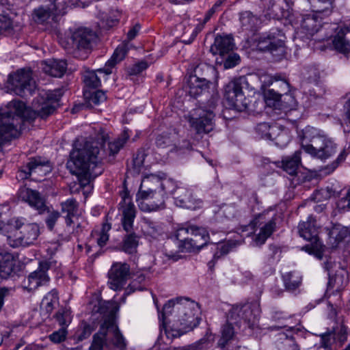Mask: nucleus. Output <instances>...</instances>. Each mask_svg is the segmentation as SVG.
I'll return each instance as SVG.
<instances>
[{"mask_svg": "<svg viewBox=\"0 0 350 350\" xmlns=\"http://www.w3.org/2000/svg\"><path fill=\"white\" fill-rule=\"evenodd\" d=\"M129 137L128 131L124 130L117 138L109 141V133L100 129L94 139L86 141L82 148L70 153L68 167L77 176L81 187L90 185L103 172L104 164L112 161Z\"/></svg>", "mask_w": 350, "mask_h": 350, "instance_id": "f257e3e1", "label": "nucleus"}, {"mask_svg": "<svg viewBox=\"0 0 350 350\" xmlns=\"http://www.w3.org/2000/svg\"><path fill=\"white\" fill-rule=\"evenodd\" d=\"M298 232L303 239L311 243L317 242L319 239V228L317 221L312 215L308 216L306 221H301L298 226Z\"/></svg>", "mask_w": 350, "mask_h": 350, "instance_id": "bb28decb", "label": "nucleus"}, {"mask_svg": "<svg viewBox=\"0 0 350 350\" xmlns=\"http://www.w3.org/2000/svg\"><path fill=\"white\" fill-rule=\"evenodd\" d=\"M18 196L24 202L40 213L44 211L46 208L44 199L40 193L36 190L23 187L18 190Z\"/></svg>", "mask_w": 350, "mask_h": 350, "instance_id": "a878e982", "label": "nucleus"}, {"mask_svg": "<svg viewBox=\"0 0 350 350\" xmlns=\"http://www.w3.org/2000/svg\"><path fill=\"white\" fill-rule=\"evenodd\" d=\"M55 318L62 327H65L71 322V316L70 310L62 308H60L55 314Z\"/></svg>", "mask_w": 350, "mask_h": 350, "instance_id": "3c124183", "label": "nucleus"}, {"mask_svg": "<svg viewBox=\"0 0 350 350\" xmlns=\"http://www.w3.org/2000/svg\"><path fill=\"white\" fill-rule=\"evenodd\" d=\"M271 134L270 140L274 141L275 144L280 148L285 147L291 141L289 131L277 124H273Z\"/></svg>", "mask_w": 350, "mask_h": 350, "instance_id": "c9c22d12", "label": "nucleus"}, {"mask_svg": "<svg viewBox=\"0 0 350 350\" xmlns=\"http://www.w3.org/2000/svg\"><path fill=\"white\" fill-rule=\"evenodd\" d=\"M176 237L179 252H191L198 251L207 244L209 236L204 228L189 226L178 229Z\"/></svg>", "mask_w": 350, "mask_h": 350, "instance_id": "423d86ee", "label": "nucleus"}, {"mask_svg": "<svg viewBox=\"0 0 350 350\" xmlns=\"http://www.w3.org/2000/svg\"><path fill=\"white\" fill-rule=\"evenodd\" d=\"M348 282L347 273L341 269L340 271H337L334 276L329 273L327 286L329 289L332 288L336 291H340L347 285Z\"/></svg>", "mask_w": 350, "mask_h": 350, "instance_id": "e433bc0d", "label": "nucleus"}, {"mask_svg": "<svg viewBox=\"0 0 350 350\" xmlns=\"http://www.w3.org/2000/svg\"><path fill=\"white\" fill-rule=\"evenodd\" d=\"M96 33L88 28H79L68 38H59V44L76 57L85 58L96 40Z\"/></svg>", "mask_w": 350, "mask_h": 350, "instance_id": "39448f33", "label": "nucleus"}, {"mask_svg": "<svg viewBox=\"0 0 350 350\" xmlns=\"http://www.w3.org/2000/svg\"><path fill=\"white\" fill-rule=\"evenodd\" d=\"M273 124L271 125L267 122H261L257 124L256 127V133L261 137L267 139H271L272 137V129Z\"/></svg>", "mask_w": 350, "mask_h": 350, "instance_id": "603ef678", "label": "nucleus"}, {"mask_svg": "<svg viewBox=\"0 0 350 350\" xmlns=\"http://www.w3.org/2000/svg\"><path fill=\"white\" fill-rule=\"evenodd\" d=\"M259 317L258 307L255 304L245 303L233 306L229 310L227 321L237 326L254 329Z\"/></svg>", "mask_w": 350, "mask_h": 350, "instance_id": "9b49d317", "label": "nucleus"}, {"mask_svg": "<svg viewBox=\"0 0 350 350\" xmlns=\"http://www.w3.org/2000/svg\"><path fill=\"white\" fill-rule=\"evenodd\" d=\"M111 224L109 223H104L102 228L99 232V237L97 239V243L100 247L105 246L109 240L108 232L111 229Z\"/></svg>", "mask_w": 350, "mask_h": 350, "instance_id": "6e6d98bb", "label": "nucleus"}, {"mask_svg": "<svg viewBox=\"0 0 350 350\" xmlns=\"http://www.w3.org/2000/svg\"><path fill=\"white\" fill-rule=\"evenodd\" d=\"M64 93L63 88L40 92L37 98V102L39 104L36 109L38 115L42 118H46L52 114L59 105V102Z\"/></svg>", "mask_w": 350, "mask_h": 350, "instance_id": "f3484780", "label": "nucleus"}, {"mask_svg": "<svg viewBox=\"0 0 350 350\" xmlns=\"http://www.w3.org/2000/svg\"><path fill=\"white\" fill-rule=\"evenodd\" d=\"M177 206L191 210H196L202 206V201L193 198L191 192L187 188L176 187L175 189H171V192Z\"/></svg>", "mask_w": 350, "mask_h": 350, "instance_id": "393cba45", "label": "nucleus"}, {"mask_svg": "<svg viewBox=\"0 0 350 350\" xmlns=\"http://www.w3.org/2000/svg\"><path fill=\"white\" fill-rule=\"evenodd\" d=\"M232 38L229 36H217L210 51L213 55L224 57L233 49Z\"/></svg>", "mask_w": 350, "mask_h": 350, "instance_id": "c85d7f7f", "label": "nucleus"}, {"mask_svg": "<svg viewBox=\"0 0 350 350\" xmlns=\"http://www.w3.org/2000/svg\"><path fill=\"white\" fill-rule=\"evenodd\" d=\"M239 21L243 31H256L261 23L260 18L250 11H245L240 14Z\"/></svg>", "mask_w": 350, "mask_h": 350, "instance_id": "2f4dec72", "label": "nucleus"}, {"mask_svg": "<svg viewBox=\"0 0 350 350\" xmlns=\"http://www.w3.org/2000/svg\"><path fill=\"white\" fill-rule=\"evenodd\" d=\"M248 84L245 77H240L229 82L224 88V98L230 107L242 111L248 108L249 100L245 96L243 88Z\"/></svg>", "mask_w": 350, "mask_h": 350, "instance_id": "ddd939ff", "label": "nucleus"}, {"mask_svg": "<svg viewBox=\"0 0 350 350\" xmlns=\"http://www.w3.org/2000/svg\"><path fill=\"white\" fill-rule=\"evenodd\" d=\"M66 329L65 327H61L59 330L50 334L49 337L52 342L59 343L66 339Z\"/></svg>", "mask_w": 350, "mask_h": 350, "instance_id": "680f3d73", "label": "nucleus"}, {"mask_svg": "<svg viewBox=\"0 0 350 350\" xmlns=\"http://www.w3.org/2000/svg\"><path fill=\"white\" fill-rule=\"evenodd\" d=\"M284 35L278 29H272L260 36L257 41V49L260 51L269 52L273 55H284Z\"/></svg>", "mask_w": 350, "mask_h": 350, "instance_id": "dca6fc26", "label": "nucleus"}, {"mask_svg": "<svg viewBox=\"0 0 350 350\" xmlns=\"http://www.w3.org/2000/svg\"><path fill=\"white\" fill-rule=\"evenodd\" d=\"M131 269L126 262H114L108 271V285L113 291H120L126 284Z\"/></svg>", "mask_w": 350, "mask_h": 350, "instance_id": "6ab92c4d", "label": "nucleus"}, {"mask_svg": "<svg viewBox=\"0 0 350 350\" xmlns=\"http://www.w3.org/2000/svg\"><path fill=\"white\" fill-rule=\"evenodd\" d=\"M239 60L240 58L237 54H230L224 62V67L226 69L233 68L239 64Z\"/></svg>", "mask_w": 350, "mask_h": 350, "instance_id": "0e129e2a", "label": "nucleus"}, {"mask_svg": "<svg viewBox=\"0 0 350 350\" xmlns=\"http://www.w3.org/2000/svg\"><path fill=\"white\" fill-rule=\"evenodd\" d=\"M217 98L212 97L208 103V108L200 107L193 109L188 115L187 120L198 134H206L215 126L214 109L217 106Z\"/></svg>", "mask_w": 350, "mask_h": 350, "instance_id": "6e6552de", "label": "nucleus"}, {"mask_svg": "<svg viewBox=\"0 0 350 350\" xmlns=\"http://www.w3.org/2000/svg\"><path fill=\"white\" fill-rule=\"evenodd\" d=\"M51 262L48 260L41 261L38 269L31 273L27 280L23 282L24 287L29 291L36 289L39 286L46 284L50 280L47 274Z\"/></svg>", "mask_w": 350, "mask_h": 350, "instance_id": "4be33fe9", "label": "nucleus"}, {"mask_svg": "<svg viewBox=\"0 0 350 350\" xmlns=\"http://www.w3.org/2000/svg\"><path fill=\"white\" fill-rule=\"evenodd\" d=\"M50 4L35 9L33 13L34 21L39 24H48L56 21L57 17L66 14L67 4L65 0H44Z\"/></svg>", "mask_w": 350, "mask_h": 350, "instance_id": "2eb2a0df", "label": "nucleus"}, {"mask_svg": "<svg viewBox=\"0 0 350 350\" xmlns=\"http://www.w3.org/2000/svg\"><path fill=\"white\" fill-rule=\"evenodd\" d=\"M9 110H0V151L3 145L19 135L18 125L27 117L28 109L23 101L14 100L9 104Z\"/></svg>", "mask_w": 350, "mask_h": 350, "instance_id": "20e7f679", "label": "nucleus"}, {"mask_svg": "<svg viewBox=\"0 0 350 350\" xmlns=\"http://www.w3.org/2000/svg\"><path fill=\"white\" fill-rule=\"evenodd\" d=\"M13 256L0 249V278H7L13 271Z\"/></svg>", "mask_w": 350, "mask_h": 350, "instance_id": "f704fd0d", "label": "nucleus"}, {"mask_svg": "<svg viewBox=\"0 0 350 350\" xmlns=\"http://www.w3.org/2000/svg\"><path fill=\"white\" fill-rule=\"evenodd\" d=\"M208 344V340L206 338H203L191 345L183 347L177 350H202L207 347Z\"/></svg>", "mask_w": 350, "mask_h": 350, "instance_id": "13d9d810", "label": "nucleus"}, {"mask_svg": "<svg viewBox=\"0 0 350 350\" xmlns=\"http://www.w3.org/2000/svg\"><path fill=\"white\" fill-rule=\"evenodd\" d=\"M106 99L107 96L105 92L102 90H97L91 94L89 98V103L90 105L94 104L95 105H98L105 101Z\"/></svg>", "mask_w": 350, "mask_h": 350, "instance_id": "052dcab7", "label": "nucleus"}, {"mask_svg": "<svg viewBox=\"0 0 350 350\" xmlns=\"http://www.w3.org/2000/svg\"><path fill=\"white\" fill-rule=\"evenodd\" d=\"M299 137L301 148L314 158L325 161L337 152V144L323 131L314 127H306Z\"/></svg>", "mask_w": 350, "mask_h": 350, "instance_id": "7ed1b4c3", "label": "nucleus"}, {"mask_svg": "<svg viewBox=\"0 0 350 350\" xmlns=\"http://www.w3.org/2000/svg\"><path fill=\"white\" fill-rule=\"evenodd\" d=\"M139 244V239L135 233H130L126 234L123 240L122 250L126 253L133 254L136 252Z\"/></svg>", "mask_w": 350, "mask_h": 350, "instance_id": "a18cd8bd", "label": "nucleus"}, {"mask_svg": "<svg viewBox=\"0 0 350 350\" xmlns=\"http://www.w3.org/2000/svg\"><path fill=\"white\" fill-rule=\"evenodd\" d=\"M345 34L346 29H340L332 40L334 49L343 54L350 52V41L346 39Z\"/></svg>", "mask_w": 350, "mask_h": 350, "instance_id": "58836bf2", "label": "nucleus"}, {"mask_svg": "<svg viewBox=\"0 0 350 350\" xmlns=\"http://www.w3.org/2000/svg\"><path fill=\"white\" fill-rule=\"evenodd\" d=\"M61 207L62 212L67 213L65 218L66 224L67 226H70L72 224V217L77 214L78 203L74 198H70L62 202Z\"/></svg>", "mask_w": 350, "mask_h": 350, "instance_id": "79ce46f5", "label": "nucleus"}, {"mask_svg": "<svg viewBox=\"0 0 350 350\" xmlns=\"http://www.w3.org/2000/svg\"><path fill=\"white\" fill-rule=\"evenodd\" d=\"M337 206L341 210H350V188L347 190L345 196L338 202Z\"/></svg>", "mask_w": 350, "mask_h": 350, "instance_id": "338daca9", "label": "nucleus"}, {"mask_svg": "<svg viewBox=\"0 0 350 350\" xmlns=\"http://www.w3.org/2000/svg\"><path fill=\"white\" fill-rule=\"evenodd\" d=\"M58 304L57 292L55 290H52L42 299L40 304L41 311L44 315L49 316Z\"/></svg>", "mask_w": 350, "mask_h": 350, "instance_id": "4c0bfd02", "label": "nucleus"}, {"mask_svg": "<svg viewBox=\"0 0 350 350\" xmlns=\"http://www.w3.org/2000/svg\"><path fill=\"white\" fill-rule=\"evenodd\" d=\"M301 152L296 151L292 157H288L282 159V167L284 171L291 175L296 173L301 163Z\"/></svg>", "mask_w": 350, "mask_h": 350, "instance_id": "37998d69", "label": "nucleus"}, {"mask_svg": "<svg viewBox=\"0 0 350 350\" xmlns=\"http://www.w3.org/2000/svg\"><path fill=\"white\" fill-rule=\"evenodd\" d=\"M320 345L319 349L323 350H335L337 348L336 332H329L320 335Z\"/></svg>", "mask_w": 350, "mask_h": 350, "instance_id": "c03bdc74", "label": "nucleus"}, {"mask_svg": "<svg viewBox=\"0 0 350 350\" xmlns=\"http://www.w3.org/2000/svg\"><path fill=\"white\" fill-rule=\"evenodd\" d=\"M198 303L187 298L169 300L163 308V325L167 338H177L192 330L200 321Z\"/></svg>", "mask_w": 350, "mask_h": 350, "instance_id": "f03ea898", "label": "nucleus"}, {"mask_svg": "<svg viewBox=\"0 0 350 350\" xmlns=\"http://www.w3.org/2000/svg\"><path fill=\"white\" fill-rule=\"evenodd\" d=\"M60 217V213L56 211H53L51 212H49L46 218V224L47 228L52 230L58 220V219Z\"/></svg>", "mask_w": 350, "mask_h": 350, "instance_id": "e2e57ef3", "label": "nucleus"}, {"mask_svg": "<svg viewBox=\"0 0 350 350\" xmlns=\"http://www.w3.org/2000/svg\"><path fill=\"white\" fill-rule=\"evenodd\" d=\"M349 152V148H342V150L338 155L336 159L330 164L324 167L321 170V172L325 174H329L333 172L342 163L345 161Z\"/></svg>", "mask_w": 350, "mask_h": 350, "instance_id": "49530a36", "label": "nucleus"}, {"mask_svg": "<svg viewBox=\"0 0 350 350\" xmlns=\"http://www.w3.org/2000/svg\"><path fill=\"white\" fill-rule=\"evenodd\" d=\"M348 234V229L340 225H334L329 232V243L332 247H336Z\"/></svg>", "mask_w": 350, "mask_h": 350, "instance_id": "ea45409f", "label": "nucleus"}, {"mask_svg": "<svg viewBox=\"0 0 350 350\" xmlns=\"http://www.w3.org/2000/svg\"><path fill=\"white\" fill-rule=\"evenodd\" d=\"M148 67V64L146 61L139 62L128 68V72L130 75H137L140 74Z\"/></svg>", "mask_w": 350, "mask_h": 350, "instance_id": "bf43d9fd", "label": "nucleus"}, {"mask_svg": "<svg viewBox=\"0 0 350 350\" xmlns=\"http://www.w3.org/2000/svg\"><path fill=\"white\" fill-rule=\"evenodd\" d=\"M7 88L21 97L31 95L36 89V82L29 69L22 68L16 72L10 74L7 82Z\"/></svg>", "mask_w": 350, "mask_h": 350, "instance_id": "f8f14e48", "label": "nucleus"}, {"mask_svg": "<svg viewBox=\"0 0 350 350\" xmlns=\"http://www.w3.org/2000/svg\"><path fill=\"white\" fill-rule=\"evenodd\" d=\"M250 77L258 79L262 90H265L274 82L276 83L275 87L280 88V91H275L273 89L268 90L266 94L267 102L271 99L273 100L274 102H279L284 95H287L290 92V85L286 79H282L280 76H272L266 72H258Z\"/></svg>", "mask_w": 350, "mask_h": 350, "instance_id": "4468645a", "label": "nucleus"}, {"mask_svg": "<svg viewBox=\"0 0 350 350\" xmlns=\"http://www.w3.org/2000/svg\"><path fill=\"white\" fill-rule=\"evenodd\" d=\"M145 157L146 153L144 149L138 150L134 155L132 160V168L135 174H139L141 172V170L144 166Z\"/></svg>", "mask_w": 350, "mask_h": 350, "instance_id": "8fccbe9b", "label": "nucleus"}, {"mask_svg": "<svg viewBox=\"0 0 350 350\" xmlns=\"http://www.w3.org/2000/svg\"><path fill=\"white\" fill-rule=\"evenodd\" d=\"M114 304L111 301H98L97 304L94 306L93 311L103 314H111V310L113 308Z\"/></svg>", "mask_w": 350, "mask_h": 350, "instance_id": "5fc2aeb1", "label": "nucleus"}, {"mask_svg": "<svg viewBox=\"0 0 350 350\" xmlns=\"http://www.w3.org/2000/svg\"><path fill=\"white\" fill-rule=\"evenodd\" d=\"M242 243V241L237 240H230L226 244L222 246L221 251L223 254H227L233 248L236 247L237 245H240Z\"/></svg>", "mask_w": 350, "mask_h": 350, "instance_id": "774afa93", "label": "nucleus"}, {"mask_svg": "<svg viewBox=\"0 0 350 350\" xmlns=\"http://www.w3.org/2000/svg\"><path fill=\"white\" fill-rule=\"evenodd\" d=\"M11 225L15 231L13 234L7 235V241L12 247L33 244L40 234L38 226L36 223H27L23 217L13 218Z\"/></svg>", "mask_w": 350, "mask_h": 350, "instance_id": "0eeeda50", "label": "nucleus"}, {"mask_svg": "<svg viewBox=\"0 0 350 350\" xmlns=\"http://www.w3.org/2000/svg\"><path fill=\"white\" fill-rule=\"evenodd\" d=\"M104 322L99 331L93 336L92 342L89 350H103V347H109V342L107 337V327Z\"/></svg>", "mask_w": 350, "mask_h": 350, "instance_id": "473e14b6", "label": "nucleus"}, {"mask_svg": "<svg viewBox=\"0 0 350 350\" xmlns=\"http://www.w3.org/2000/svg\"><path fill=\"white\" fill-rule=\"evenodd\" d=\"M142 230L145 236L153 239H157L163 233L161 224L148 218L142 219Z\"/></svg>", "mask_w": 350, "mask_h": 350, "instance_id": "72a5a7b5", "label": "nucleus"}, {"mask_svg": "<svg viewBox=\"0 0 350 350\" xmlns=\"http://www.w3.org/2000/svg\"><path fill=\"white\" fill-rule=\"evenodd\" d=\"M67 68V63L63 59H49L43 63V71L54 77H62Z\"/></svg>", "mask_w": 350, "mask_h": 350, "instance_id": "c756f323", "label": "nucleus"}, {"mask_svg": "<svg viewBox=\"0 0 350 350\" xmlns=\"http://www.w3.org/2000/svg\"><path fill=\"white\" fill-rule=\"evenodd\" d=\"M171 188L159 189L151 192L147 198H136L139 209L144 212H151L165 208V195L171 192Z\"/></svg>", "mask_w": 350, "mask_h": 350, "instance_id": "aec40b11", "label": "nucleus"}, {"mask_svg": "<svg viewBox=\"0 0 350 350\" xmlns=\"http://www.w3.org/2000/svg\"><path fill=\"white\" fill-rule=\"evenodd\" d=\"M232 324H234V323L228 321L221 327V336L218 342L219 345L221 347H224L228 342L232 340L234 336L235 332L232 325Z\"/></svg>", "mask_w": 350, "mask_h": 350, "instance_id": "de8ad7c7", "label": "nucleus"}, {"mask_svg": "<svg viewBox=\"0 0 350 350\" xmlns=\"http://www.w3.org/2000/svg\"><path fill=\"white\" fill-rule=\"evenodd\" d=\"M131 44L129 42H123L118 46L111 58L106 62L103 68L98 69L97 72L108 75L112 72L113 68L118 63L124 59Z\"/></svg>", "mask_w": 350, "mask_h": 350, "instance_id": "cd10ccee", "label": "nucleus"}, {"mask_svg": "<svg viewBox=\"0 0 350 350\" xmlns=\"http://www.w3.org/2000/svg\"><path fill=\"white\" fill-rule=\"evenodd\" d=\"M211 68L204 64H199L194 68V75L189 77L187 81L186 89L191 96H198L202 93L207 91L212 84L209 81L204 77H200L201 71L208 70Z\"/></svg>", "mask_w": 350, "mask_h": 350, "instance_id": "412c9836", "label": "nucleus"}, {"mask_svg": "<svg viewBox=\"0 0 350 350\" xmlns=\"http://www.w3.org/2000/svg\"><path fill=\"white\" fill-rule=\"evenodd\" d=\"M83 81L87 86L93 88H98L101 84L99 77L94 71L87 72L84 75Z\"/></svg>", "mask_w": 350, "mask_h": 350, "instance_id": "864d4df0", "label": "nucleus"}, {"mask_svg": "<svg viewBox=\"0 0 350 350\" xmlns=\"http://www.w3.org/2000/svg\"><path fill=\"white\" fill-rule=\"evenodd\" d=\"M241 228L242 232H247V236L254 234L252 244L254 246H261L275 230L276 218L272 217L267 220L265 214H259L249 225L244 226Z\"/></svg>", "mask_w": 350, "mask_h": 350, "instance_id": "9d476101", "label": "nucleus"}, {"mask_svg": "<svg viewBox=\"0 0 350 350\" xmlns=\"http://www.w3.org/2000/svg\"><path fill=\"white\" fill-rule=\"evenodd\" d=\"M51 170L50 162L47 159L40 157H31L29 159V162L19 170L18 176L21 180H25L29 178L33 173L44 172L46 174Z\"/></svg>", "mask_w": 350, "mask_h": 350, "instance_id": "b1692460", "label": "nucleus"}, {"mask_svg": "<svg viewBox=\"0 0 350 350\" xmlns=\"http://www.w3.org/2000/svg\"><path fill=\"white\" fill-rule=\"evenodd\" d=\"M336 332V342L337 347H340L345 341L347 340V327L341 326L340 328Z\"/></svg>", "mask_w": 350, "mask_h": 350, "instance_id": "69168bd1", "label": "nucleus"}, {"mask_svg": "<svg viewBox=\"0 0 350 350\" xmlns=\"http://www.w3.org/2000/svg\"><path fill=\"white\" fill-rule=\"evenodd\" d=\"M278 350H298L297 345L292 336L282 335L277 341Z\"/></svg>", "mask_w": 350, "mask_h": 350, "instance_id": "09e8293b", "label": "nucleus"}, {"mask_svg": "<svg viewBox=\"0 0 350 350\" xmlns=\"http://www.w3.org/2000/svg\"><path fill=\"white\" fill-rule=\"evenodd\" d=\"M282 279L285 288L290 291L299 288L302 281L301 275L296 271H290L284 274Z\"/></svg>", "mask_w": 350, "mask_h": 350, "instance_id": "a19ab883", "label": "nucleus"}, {"mask_svg": "<svg viewBox=\"0 0 350 350\" xmlns=\"http://www.w3.org/2000/svg\"><path fill=\"white\" fill-rule=\"evenodd\" d=\"M323 245L320 243L319 240L317 242L312 243V245H306L303 247V250L306 252H308L309 254H314L315 256L319 259L323 258V251H322Z\"/></svg>", "mask_w": 350, "mask_h": 350, "instance_id": "4d7b16f0", "label": "nucleus"}, {"mask_svg": "<svg viewBox=\"0 0 350 350\" xmlns=\"http://www.w3.org/2000/svg\"><path fill=\"white\" fill-rule=\"evenodd\" d=\"M174 187V183L170 179H167L165 174L161 175L148 174L142 180V183L137 193L136 198H147L151 192L159 189H167Z\"/></svg>", "mask_w": 350, "mask_h": 350, "instance_id": "a211bd4d", "label": "nucleus"}, {"mask_svg": "<svg viewBox=\"0 0 350 350\" xmlns=\"http://www.w3.org/2000/svg\"><path fill=\"white\" fill-rule=\"evenodd\" d=\"M313 10L311 13L302 16L301 27L306 33L312 36L321 27L323 16L329 15L333 9L334 0H309Z\"/></svg>", "mask_w": 350, "mask_h": 350, "instance_id": "1a4fd4ad", "label": "nucleus"}, {"mask_svg": "<svg viewBox=\"0 0 350 350\" xmlns=\"http://www.w3.org/2000/svg\"><path fill=\"white\" fill-rule=\"evenodd\" d=\"M107 327V337L109 342V347L113 345L115 347L124 350L126 347L124 338L120 334L118 327L111 320L105 321Z\"/></svg>", "mask_w": 350, "mask_h": 350, "instance_id": "7c9ffc66", "label": "nucleus"}, {"mask_svg": "<svg viewBox=\"0 0 350 350\" xmlns=\"http://www.w3.org/2000/svg\"><path fill=\"white\" fill-rule=\"evenodd\" d=\"M122 201L119 204L121 212V222L123 229L127 232L133 230V221L136 216V209L127 191L122 193Z\"/></svg>", "mask_w": 350, "mask_h": 350, "instance_id": "5701e85b", "label": "nucleus"}]
</instances>
